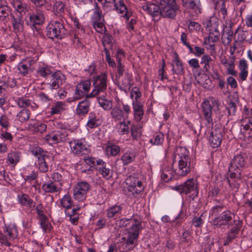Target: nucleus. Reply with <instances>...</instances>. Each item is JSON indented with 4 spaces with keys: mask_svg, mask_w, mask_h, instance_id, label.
Masks as SVG:
<instances>
[{
    "mask_svg": "<svg viewBox=\"0 0 252 252\" xmlns=\"http://www.w3.org/2000/svg\"><path fill=\"white\" fill-rule=\"evenodd\" d=\"M30 100L24 97H18L15 102L19 107L21 108L28 107Z\"/></svg>",
    "mask_w": 252,
    "mask_h": 252,
    "instance_id": "obj_59",
    "label": "nucleus"
},
{
    "mask_svg": "<svg viewBox=\"0 0 252 252\" xmlns=\"http://www.w3.org/2000/svg\"><path fill=\"white\" fill-rule=\"evenodd\" d=\"M200 64H203V71L210 74V70L215 68V62L210 56L207 54L202 56L201 59Z\"/></svg>",
    "mask_w": 252,
    "mask_h": 252,
    "instance_id": "obj_24",
    "label": "nucleus"
},
{
    "mask_svg": "<svg viewBox=\"0 0 252 252\" xmlns=\"http://www.w3.org/2000/svg\"><path fill=\"white\" fill-rule=\"evenodd\" d=\"M126 187L123 190L124 194L130 199L136 198L141 195L145 189L143 182L138 173L128 176L125 180Z\"/></svg>",
    "mask_w": 252,
    "mask_h": 252,
    "instance_id": "obj_3",
    "label": "nucleus"
},
{
    "mask_svg": "<svg viewBox=\"0 0 252 252\" xmlns=\"http://www.w3.org/2000/svg\"><path fill=\"white\" fill-rule=\"evenodd\" d=\"M181 4L183 7L193 10L196 15H198L202 12V7L200 0H182Z\"/></svg>",
    "mask_w": 252,
    "mask_h": 252,
    "instance_id": "obj_20",
    "label": "nucleus"
},
{
    "mask_svg": "<svg viewBox=\"0 0 252 252\" xmlns=\"http://www.w3.org/2000/svg\"><path fill=\"white\" fill-rule=\"evenodd\" d=\"M234 225L227 232V236L226 238L224 245H227L229 243L235 239L242 227V222L240 220H234Z\"/></svg>",
    "mask_w": 252,
    "mask_h": 252,
    "instance_id": "obj_21",
    "label": "nucleus"
},
{
    "mask_svg": "<svg viewBox=\"0 0 252 252\" xmlns=\"http://www.w3.org/2000/svg\"><path fill=\"white\" fill-rule=\"evenodd\" d=\"M95 97L97 98V101L99 106L104 110L108 111L112 108V101L107 97L106 93L101 94Z\"/></svg>",
    "mask_w": 252,
    "mask_h": 252,
    "instance_id": "obj_26",
    "label": "nucleus"
},
{
    "mask_svg": "<svg viewBox=\"0 0 252 252\" xmlns=\"http://www.w3.org/2000/svg\"><path fill=\"white\" fill-rule=\"evenodd\" d=\"M11 17V23L13 31L15 33L21 32L24 30V21L19 16L15 17L13 15Z\"/></svg>",
    "mask_w": 252,
    "mask_h": 252,
    "instance_id": "obj_35",
    "label": "nucleus"
},
{
    "mask_svg": "<svg viewBox=\"0 0 252 252\" xmlns=\"http://www.w3.org/2000/svg\"><path fill=\"white\" fill-rule=\"evenodd\" d=\"M91 188L90 184L85 181L78 182L73 189V197L79 202L84 201Z\"/></svg>",
    "mask_w": 252,
    "mask_h": 252,
    "instance_id": "obj_11",
    "label": "nucleus"
},
{
    "mask_svg": "<svg viewBox=\"0 0 252 252\" xmlns=\"http://www.w3.org/2000/svg\"><path fill=\"white\" fill-rule=\"evenodd\" d=\"M98 119H96L95 114L94 113H90L87 126L91 128L96 127L98 125Z\"/></svg>",
    "mask_w": 252,
    "mask_h": 252,
    "instance_id": "obj_54",
    "label": "nucleus"
},
{
    "mask_svg": "<svg viewBox=\"0 0 252 252\" xmlns=\"http://www.w3.org/2000/svg\"><path fill=\"white\" fill-rule=\"evenodd\" d=\"M214 202L215 205L210 211L209 216L215 218L219 216L220 213L224 211L225 205L221 200L215 199Z\"/></svg>",
    "mask_w": 252,
    "mask_h": 252,
    "instance_id": "obj_33",
    "label": "nucleus"
},
{
    "mask_svg": "<svg viewBox=\"0 0 252 252\" xmlns=\"http://www.w3.org/2000/svg\"><path fill=\"white\" fill-rule=\"evenodd\" d=\"M238 68L240 70L239 78L242 81L247 79L248 75V64L247 61L244 59L239 61Z\"/></svg>",
    "mask_w": 252,
    "mask_h": 252,
    "instance_id": "obj_37",
    "label": "nucleus"
},
{
    "mask_svg": "<svg viewBox=\"0 0 252 252\" xmlns=\"http://www.w3.org/2000/svg\"><path fill=\"white\" fill-rule=\"evenodd\" d=\"M32 155L37 158L36 166L42 173L48 171V161L50 160L51 156L45 150L39 147L33 148L31 151Z\"/></svg>",
    "mask_w": 252,
    "mask_h": 252,
    "instance_id": "obj_6",
    "label": "nucleus"
},
{
    "mask_svg": "<svg viewBox=\"0 0 252 252\" xmlns=\"http://www.w3.org/2000/svg\"><path fill=\"white\" fill-rule=\"evenodd\" d=\"M174 166L173 171L169 167L162 169L161 177L165 182H168L172 178L186 176L194 168V162L189 156V152L187 148L177 147L174 152L173 161Z\"/></svg>",
    "mask_w": 252,
    "mask_h": 252,
    "instance_id": "obj_1",
    "label": "nucleus"
},
{
    "mask_svg": "<svg viewBox=\"0 0 252 252\" xmlns=\"http://www.w3.org/2000/svg\"><path fill=\"white\" fill-rule=\"evenodd\" d=\"M130 125L131 121L130 120H124L120 121L118 124V129L117 132L121 135L128 134L130 130L129 126H130Z\"/></svg>",
    "mask_w": 252,
    "mask_h": 252,
    "instance_id": "obj_41",
    "label": "nucleus"
},
{
    "mask_svg": "<svg viewBox=\"0 0 252 252\" xmlns=\"http://www.w3.org/2000/svg\"><path fill=\"white\" fill-rule=\"evenodd\" d=\"M141 128L142 126L139 123H132L130 125L129 131L133 139H137L140 137L142 134Z\"/></svg>",
    "mask_w": 252,
    "mask_h": 252,
    "instance_id": "obj_45",
    "label": "nucleus"
},
{
    "mask_svg": "<svg viewBox=\"0 0 252 252\" xmlns=\"http://www.w3.org/2000/svg\"><path fill=\"white\" fill-rule=\"evenodd\" d=\"M90 102L87 99L80 102L76 109V114L77 115H84L86 114L90 109Z\"/></svg>",
    "mask_w": 252,
    "mask_h": 252,
    "instance_id": "obj_38",
    "label": "nucleus"
},
{
    "mask_svg": "<svg viewBox=\"0 0 252 252\" xmlns=\"http://www.w3.org/2000/svg\"><path fill=\"white\" fill-rule=\"evenodd\" d=\"M130 96L132 99V102H140L139 99L141 96V93L139 89L137 87L132 88L130 93Z\"/></svg>",
    "mask_w": 252,
    "mask_h": 252,
    "instance_id": "obj_53",
    "label": "nucleus"
},
{
    "mask_svg": "<svg viewBox=\"0 0 252 252\" xmlns=\"http://www.w3.org/2000/svg\"><path fill=\"white\" fill-rule=\"evenodd\" d=\"M60 203L63 207L65 209L71 208L73 205V201L71 197L68 193L65 194L60 200Z\"/></svg>",
    "mask_w": 252,
    "mask_h": 252,
    "instance_id": "obj_49",
    "label": "nucleus"
},
{
    "mask_svg": "<svg viewBox=\"0 0 252 252\" xmlns=\"http://www.w3.org/2000/svg\"><path fill=\"white\" fill-rule=\"evenodd\" d=\"M171 65L172 66V71L173 73L177 75L183 74L185 72L183 64L180 60L179 56L177 53H174V59L172 61Z\"/></svg>",
    "mask_w": 252,
    "mask_h": 252,
    "instance_id": "obj_27",
    "label": "nucleus"
},
{
    "mask_svg": "<svg viewBox=\"0 0 252 252\" xmlns=\"http://www.w3.org/2000/svg\"><path fill=\"white\" fill-rule=\"evenodd\" d=\"M65 4L62 1H56L54 3L52 12L57 16H62L64 13Z\"/></svg>",
    "mask_w": 252,
    "mask_h": 252,
    "instance_id": "obj_42",
    "label": "nucleus"
},
{
    "mask_svg": "<svg viewBox=\"0 0 252 252\" xmlns=\"http://www.w3.org/2000/svg\"><path fill=\"white\" fill-rule=\"evenodd\" d=\"M246 165V157L244 154L235 155L230 161L229 166L230 171L241 172Z\"/></svg>",
    "mask_w": 252,
    "mask_h": 252,
    "instance_id": "obj_13",
    "label": "nucleus"
},
{
    "mask_svg": "<svg viewBox=\"0 0 252 252\" xmlns=\"http://www.w3.org/2000/svg\"><path fill=\"white\" fill-rule=\"evenodd\" d=\"M37 74L38 75L45 78L49 75L52 73V71L51 70V67L47 65H43L42 66H40L37 71Z\"/></svg>",
    "mask_w": 252,
    "mask_h": 252,
    "instance_id": "obj_50",
    "label": "nucleus"
},
{
    "mask_svg": "<svg viewBox=\"0 0 252 252\" xmlns=\"http://www.w3.org/2000/svg\"><path fill=\"white\" fill-rule=\"evenodd\" d=\"M34 63V61L30 59L21 61L18 65L19 73L23 76H26Z\"/></svg>",
    "mask_w": 252,
    "mask_h": 252,
    "instance_id": "obj_28",
    "label": "nucleus"
},
{
    "mask_svg": "<svg viewBox=\"0 0 252 252\" xmlns=\"http://www.w3.org/2000/svg\"><path fill=\"white\" fill-rule=\"evenodd\" d=\"M136 219V218H134V216H132L129 219L126 218H122L118 221V225L120 227H127L130 224L133 223L134 220H135Z\"/></svg>",
    "mask_w": 252,
    "mask_h": 252,
    "instance_id": "obj_56",
    "label": "nucleus"
},
{
    "mask_svg": "<svg viewBox=\"0 0 252 252\" xmlns=\"http://www.w3.org/2000/svg\"><path fill=\"white\" fill-rule=\"evenodd\" d=\"M164 139V135L161 132L157 133L150 139V143L154 145H160L162 144Z\"/></svg>",
    "mask_w": 252,
    "mask_h": 252,
    "instance_id": "obj_55",
    "label": "nucleus"
},
{
    "mask_svg": "<svg viewBox=\"0 0 252 252\" xmlns=\"http://www.w3.org/2000/svg\"><path fill=\"white\" fill-rule=\"evenodd\" d=\"M228 21L229 22V25L225 26L223 29L221 35L222 42L224 46H228L230 44L233 36V32L232 30L233 24L231 21L229 20Z\"/></svg>",
    "mask_w": 252,
    "mask_h": 252,
    "instance_id": "obj_22",
    "label": "nucleus"
},
{
    "mask_svg": "<svg viewBox=\"0 0 252 252\" xmlns=\"http://www.w3.org/2000/svg\"><path fill=\"white\" fill-rule=\"evenodd\" d=\"M122 208L121 205L115 204L106 210V215L108 218H112L115 215L121 213Z\"/></svg>",
    "mask_w": 252,
    "mask_h": 252,
    "instance_id": "obj_48",
    "label": "nucleus"
},
{
    "mask_svg": "<svg viewBox=\"0 0 252 252\" xmlns=\"http://www.w3.org/2000/svg\"><path fill=\"white\" fill-rule=\"evenodd\" d=\"M142 229L141 221L136 219L131 225L126 229V237H123L122 240L125 241L126 249L132 250L137 245L140 232Z\"/></svg>",
    "mask_w": 252,
    "mask_h": 252,
    "instance_id": "obj_4",
    "label": "nucleus"
},
{
    "mask_svg": "<svg viewBox=\"0 0 252 252\" xmlns=\"http://www.w3.org/2000/svg\"><path fill=\"white\" fill-rule=\"evenodd\" d=\"M203 116L206 121V125L211 126L212 129L209 136V144L213 148L219 147L221 143L223 135L221 129L219 127H213V119L212 118V106L209 100L204 101L202 104Z\"/></svg>",
    "mask_w": 252,
    "mask_h": 252,
    "instance_id": "obj_2",
    "label": "nucleus"
},
{
    "mask_svg": "<svg viewBox=\"0 0 252 252\" xmlns=\"http://www.w3.org/2000/svg\"><path fill=\"white\" fill-rule=\"evenodd\" d=\"M110 110L111 117L114 121L120 122L127 119L122 111V109L119 105L112 106V108Z\"/></svg>",
    "mask_w": 252,
    "mask_h": 252,
    "instance_id": "obj_31",
    "label": "nucleus"
},
{
    "mask_svg": "<svg viewBox=\"0 0 252 252\" xmlns=\"http://www.w3.org/2000/svg\"><path fill=\"white\" fill-rule=\"evenodd\" d=\"M71 151L77 156H82L88 152V146L85 139H73L69 142Z\"/></svg>",
    "mask_w": 252,
    "mask_h": 252,
    "instance_id": "obj_12",
    "label": "nucleus"
},
{
    "mask_svg": "<svg viewBox=\"0 0 252 252\" xmlns=\"http://www.w3.org/2000/svg\"><path fill=\"white\" fill-rule=\"evenodd\" d=\"M40 224L44 232H47L50 231L51 225L48 221L47 217L40 219Z\"/></svg>",
    "mask_w": 252,
    "mask_h": 252,
    "instance_id": "obj_60",
    "label": "nucleus"
},
{
    "mask_svg": "<svg viewBox=\"0 0 252 252\" xmlns=\"http://www.w3.org/2000/svg\"><path fill=\"white\" fill-rule=\"evenodd\" d=\"M21 152L17 151H11L7 155L6 162L12 166H15L20 161Z\"/></svg>",
    "mask_w": 252,
    "mask_h": 252,
    "instance_id": "obj_34",
    "label": "nucleus"
},
{
    "mask_svg": "<svg viewBox=\"0 0 252 252\" xmlns=\"http://www.w3.org/2000/svg\"><path fill=\"white\" fill-rule=\"evenodd\" d=\"M132 76L131 74L126 72L124 77L122 79V83L119 84V89L123 91L126 93L133 86Z\"/></svg>",
    "mask_w": 252,
    "mask_h": 252,
    "instance_id": "obj_29",
    "label": "nucleus"
},
{
    "mask_svg": "<svg viewBox=\"0 0 252 252\" xmlns=\"http://www.w3.org/2000/svg\"><path fill=\"white\" fill-rule=\"evenodd\" d=\"M13 5L15 9L20 13L24 12L26 8L25 4L20 1H14Z\"/></svg>",
    "mask_w": 252,
    "mask_h": 252,
    "instance_id": "obj_64",
    "label": "nucleus"
},
{
    "mask_svg": "<svg viewBox=\"0 0 252 252\" xmlns=\"http://www.w3.org/2000/svg\"><path fill=\"white\" fill-rule=\"evenodd\" d=\"M47 36L51 39H60L64 38L66 35V30L62 22L52 20L46 28Z\"/></svg>",
    "mask_w": 252,
    "mask_h": 252,
    "instance_id": "obj_7",
    "label": "nucleus"
},
{
    "mask_svg": "<svg viewBox=\"0 0 252 252\" xmlns=\"http://www.w3.org/2000/svg\"><path fill=\"white\" fill-rule=\"evenodd\" d=\"M235 214L230 210H225L221 212L217 217H215L211 221L214 227H220L222 225H231L233 222Z\"/></svg>",
    "mask_w": 252,
    "mask_h": 252,
    "instance_id": "obj_10",
    "label": "nucleus"
},
{
    "mask_svg": "<svg viewBox=\"0 0 252 252\" xmlns=\"http://www.w3.org/2000/svg\"><path fill=\"white\" fill-rule=\"evenodd\" d=\"M18 203L21 206L26 207L30 209H32L35 206L33 205L34 202L31 199L30 196L27 194L23 193L19 194L17 196Z\"/></svg>",
    "mask_w": 252,
    "mask_h": 252,
    "instance_id": "obj_32",
    "label": "nucleus"
},
{
    "mask_svg": "<svg viewBox=\"0 0 252 252\" xmlns=\"http://www.w3.org/2000/svg\"><path fill=\"white\" fill-rule=\"evenodd\" d=\"M105 2L114 4V9L116 12L122 15L127 20L132 15V12L128 10L124 0H105Z\"/></svg>",
    "mask_w": 252,
    "mask_h": 252,
    "instance_id": "obj_14",
    "label": "nucleus"
},
{
    "mask_svg": "<svg viewBox=\"0 0 252 252\" xmlns=\"http://www.w3.org/2000/svg\"><path fill=\"white\" fill-rule=\"evenodd\" d=\"M135 157V154L134 152L127 151L122 156L121 160L124 165H126L134 161Z\"/></svg>",
    "mask_w": 252,
    "mask_h": 252,
    "instance_id": "obj_46",
    "label": "nucleus"
},
{
    "mask_svg": "<svg viewBox=\"0 0 252 252\" xmlns=\"http://www.w3.org/2000/svg\"><path fill=\"white\" fill-rule=\"evenodd\" d=\"M30 111L28 109H24L17 114V119L21 122H25L30 118Z\"/></svg>",
    "mask_w": 252,
    "mask_h": 252,
    "instance_id": "obj_51",
    "label": "nucleus"
},
{
    "mask_svg": "<svg viewBox=\"0 0 252 252\" xmlns=\"http://www.w3.org/2000/svg\"><path fill=\"white\" fill-rule=\"evenodd\" d=\"M105 151L108 157H114L120 153V148L119 146L109 141L106 144Z\"/></svg>",
    "mask_w": 252,
    "mask_h": 252,
    "instance_id": "obj_40",
    "label": "nucleus"
},
{
    "mask_svg": "<svg viewBox=\"0 0 252 252\" xmlns=\"http://www.w3.org/2000/svg\"><path fill=\"white\" fill-rule=\"evenodd\" d=\"M83 160L85 164L90 167L96 169V167L101 160V159L93 157H85L83 158Z\"/></svg>",
    "mask_w": 252,
    "mask_h": 252,
    "instance_id": "obj_47",
    "label": "nucleus"
},
{
    "mask_svg": "<svg viewBox=\"0 0 252 252\" xmlns=\"http://www.w3.org/2000/svg\"><path fill=\"white\" fill-rule=\"evenodd\" d=\"M40 7H37L34 10L29 13V20L28 24L31 26L42 24L45 20L44 11L40 9Z\"/></svg>",
    "mask_w": 252,
    "mask_h": 252,
    "instance_id": "obj_15",
    "label": "nucleus"
},
{
    "mask_svg": "<svg viewBox=\"0 0 252 252\" xmlns=\"http://www.w3.org/2000/svg\"><path fill=\"white\" fill-rule=\"evenodd\" d=\"M161 5L160 16L164 18L175 19L179 6L175 0H155Z\"/></svg>",
    "mask_w": 252,
    "mask_h": 252,
    "instance_id": "obj_8",
    "label": "nucleus"
},
{
    "mask_svg": "<svg viewBox=\"0 0 252 252\" xmlns=\"http://www.w3.org/2000/svg\"><path fill=\"white\" fill-rule=\"evenodd\" d=\"M55 131L57 135L59 143L65 142L67 140L68 133L66 130H57Z\"/></svg>",
    "mask_w": 252,
    "mask_h": 252,
    "instance_id": "obj_58",
    "label": "nucleus"
},
{
    "mask_svg": "<svg viewBox=\"0 0 252 252\" xmlns=\"http://www.w3.org/2000/svg\"><path fill=\"white\" fill-rule=\"evenodd\" d=\"M98 174L105 179H109L112 176V171L107 166V164L102 159L98 164L96 169Z\"/></svg>",
    "mask_w": 252,
    "mask_h": 252,
    "instance_id": "obj_30",
    "label": "nucleus"
},
{
    "mask_svg": "<svg viewBox=\"0 0 252 252\" xmlns=\"http://www.w3.org/2000/svg\"><path fill=\"white\" fill-rule=\"evenodd\" d=\"M93 87L92 92L87 95V98L94 97L101 94H104L107 87V74L106 72H103L93 78Z\"/></svg>",
    "mask_w": 252,
    "mask_h": 252,
    "instance_id": "obj_5",
    "label": "nucleus"
},
{
    "mask_svg": "<svg viewBox=\"0 0 252 252\" xmlns=\"http://www.w3.org/2000/svg\"><path fill=\"white\" fill-rule=\"evenodd\" d=\"M227 1L225 0H218L217 1L215 8L219 11V16H221L223 20L227 17Z\"/></svg>",
    "mask_w": 252,
    "mask_h": 252,
    "instance_id": "obj_36",
    "label": "nucleus"
},
{
    "mask_svg": "<svg viewBox=\"0 0 252 252\" xmlns=\"http://www.w3.org/2000/svg\"><path fill=\"white\" fill-rule=\"evenodd\" d=\"M65 76L61 71H57L51 75V79L49 86L52 90L58 89L65 83Z\"/></svg>",
    "mask_w": 252,
    "mask_h": 252,
    "instance_id": "obj_17",
    "label": "nucleus"
},
{
    "mask_svg": "<svg viewBox=\"0 0 252 252\" xmlns=\"http://www.w3.org/2000/svg\"><path fill=\"white\" fill-rule=\"evenodd\" d=\"M226 73L227 74H230L233 76H236L237 75V71L234 69L235 65L233 61L228 62V63L226 65Z\"/></svg>",
    "mask_w": 252,
    "mask_h": 252,
    "instance_id": "obj_63",
    "label": "nucleus"
},
{
    "mask_svg": "<svg viewBox=\"0 0 252 252\" xmlns=\"http://www.w3.org/2000/svg\"><path fill=\"white\" fill-rule=\"evenodd\" d=\"M62 185H60L54 182L49 180L43 183L41 189L46 193H54L59 192L61 190Z\"/></svg>",
    "mask_w": 252,
    "mask_h": 252,
    "instance_id": "obj_23",
    "label": "nucleus"
},
{
    "mask_svg": "<svg viewBox=\"0 0 252 252\" xmlns=\"http://www.w3.org/2000/svg\"><path fill=\"white\" fill-rule=\"evenodd\" d=\"M114 39L113 36L110 34L106 33L103 35L102 38V43L104 48V51L106 52L107 51H109L113 47Z\"/></svg>",
    "mask_w": 252,
    "mask_h": 252,
    "instance_id": "obj_43",
    "label": "nucleus"
},
{
    "mask_svg": "<svg viewBox=\"0 0 252 252\" xmlns=\"http://www.w3.org/2000/svg\"><path fill=\"white\" fill-rule=\"evenodd\" d=\"M143 10L153 17H160L161 5L157 2H146L142 5Z\"/></svg>",
    "mask_w": 252,
    "mask_h": 252,
    "instance_id": "obj_19",
    "label": "nucleus"
},
{
    "mask_svg": "<svg viewBox=\"0 0 252 252\" xmlns=\"http://www.w3.org/2000/svg\"><path fill=\"white\" fill-rule=\"evenodd\" d=\"M4 233L6 234L11 241L16 239L18 236L17 227L15 224H10L5 226Z\"/></svg>",
    "mask_w": 252,
    "mask_h": 252,
    "instance_id": "obj_39",
    "label": "nucleus"
},
{
    "mask_svg": "<svg viewBox=\"0 0 252 252\" xmlns=\"http://www.w3.org/2000/svg\"><path fill=\"white\" fill-rule=\"evenodd\" d=\"M44 139L49 144L51 145L59 143L55 131L46 135Z\"/></svg>",
    "mask_w": 252,
    "mask_h": 252,
    "instance_id": "obj_57",
    "label": "nucleus"
},
{
    "mask_svg": "<svg viewBox=\"0 0 252 252\" xmlns=\"http://www.w3.org/2000/svg\"><path fill=\"white\" fill-rule=\"evenodd\" d=\"M174 189L181 194L190 193V198L192 199L196 197L198 194L197 182L196 180L193 178L189 179L183 184L175 186Z\"/></svg>",
    "mask_w": 252,
    "mask_h": 252,
    "instance_id": "obj_9",
    "label": "nucleus"
},
{
    "mask_svg": "<svg viewBox=\"0 0 252 252\" xmlns=\"http://www.w3.org/2000/svg\"><path fill=\"white\" fill-rule=\"evenodd\" d=\"M240 27H238L235 32V35L237 36V40L239 42H242L246 39V34L248 33V32L244 31H239Z\"/></svg>",
    "mask_w": 252,
    "mask_h": 252,
    "instance_id": "obj_62",
    "label": "nucleus"
},
{
    "mask_svg": "<svg viewBox=\"0 0 252 252\" xmlns=\"http://www.w3.org/2000/svg\"><path fill=\"white\" fill-rule=\"evenodd\" d=\"M91 84L90 80H83L78 83L76 87L74 94L76 97L77 98H80L85 95L87 96V95L89 94L88 93L90 91ZM86 98H88L87 97Z\"/></svg>",
    "mask_w": 252,
    "mask_h": 252,
    "instance_id": "obj_18",
    "label": "nucleus"
},
{
    "mask_svg": "<svg viewBox=\"0 0 252 252\" xmlns=\"http://www.w3.org/2000/svg\"><path fill=\"white\" fill-rule=\"evenodd\" d=\"M65 104L61 101H58L51 108V113L52 115L60 114L64 110Z\"/></svg>",
    "mask_w": 252,
    "mask_h": 252,
    "instance_id": "obj_52",
    "label": "nucleus"
},
{
    "mask_svg": "<svg viewBox=\"0 0 252 252\" xmlns=\"http://www.w3.org/2000/svg\"><path fill=\"white\" fill-rule=\"evenodd\" d=\"M105 22L102 11L97 3H95L94 11L92 17V22Z\"/></svg>",
    "mask_w": 252,
    "mask_h": 252,
    "instance_id": "obj_44",
    "label": "nucleus"
},
{
    "mask_svg": "<svg viewBox=\"0 0 252 252\" xmlns=\"http://www.w3.org/2000/svg\"><path fill=\"white\" fill-rule=\"evenodd\" d=\"M133 119L139 123L143 118L144 110V105L141 102H132Z\"/></svg>",
    "mask_w": 252,
    "mask_h": 252,
    "instance_id": "obj_25",
    "label": "nucleus"
},
{
    "mask_svg": "<svg viewBox=\"0 0 252 252\" xmlns=\"http://www.w3.org/2000/svg\"><path fill=\"white\" fill-rule=\"evenodd\" d=\"M40 102L44 105L48 106L51 101V98L44 93H40L37 94Z\"/></svg>",
    "mask_w": 252,
    "mask_h": 252,
    "instance_id": "obj_61",
    "label": "nucleus"
},
{
    "mask_svg": "<svg viewBox=\"0 0 252 252\" xmlns=\"http://www.w3.org/2000/svg\"><path fill=\"white\" fill-rule=\"evenodd\" d=\"M218 23L216 21L213 22L212 20H210L207 22L206 27L209 32L208 36L209 43H215L219 40L220 32L218 30Z\"/></svg>",
    "mask_w": 252,
    "mask_h": 252,
    "instance_id": "obj_16",
    "label": "nucleus"
}]
</instances>
